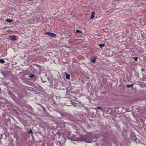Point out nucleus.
<instances>
[{"mask_svg": "<svg viewBox=\"0 0 146 146\" xmlns=\"http://www.w3.org/2000/svg\"><path fill=\"white\" fill-rule=\"evenodd\" d=\"M5 62L4 60L3 59H0V63L2 64H4Z\"/></svg>", "mask_w": 146, "mask_h": 146, "instance_id": "obj_8", "label": "nucleus"}, {"mask_svg": "<svg viewBox=\"0 0 146 146\" xmlns=\"http://www.w3.org/2000/svg\"><path fill=\"white\" fill-rule=\"evenodd\" d=\"M66 79H68V80H69L70 79V75L69 74H66Z\"/></svg>", "mask_w": 146, "mask_h": 146, "instance_id": "obj_6", "label": "nucleus"}, {"mask_svg": "<svg viewBox=\"0 0 146 146\" xmlns=\"http://www.w3.org/2000/svg\"><path fill=\"white\" fill-rule=\"evenodd\" d=\"M94 58H93L91 60V62L93 63H94L96 61V58L95 56H94Z\"/></svg>", "mask_w": 146, "mask_h": 146, "instance_id": "obj_5", "label": "nucleus"}, {"mask_svg": "<svg viewBox=\"0 0 146 146\" xmlns=\"http://www.w3.org/2000/svg\"><path fill=\"white\" fill-rule=\"evenodd\" d=\"M9 36H11H11H15V35H13Z\"/></svg>", "mask_w": 146, "mask_h": 146, "instance_id": "obj_15", "label": "nucleus"}, {"mask_svg": "<svg viewBox=\"0 0 146 146\" xmlns=\"http://www.w3.org/2000/svg\"><path fill=\"white\" fill-rule=\"evenodd\" d=\"M28 1H32V0H28Z\"/></svg>", "mask_w": 146, "mask_h": 146, "instance_id": "obj_17", "label": "nucleus"}, {"mask_svg": "<svg viewBox=\"0 0 146 146\" xmlns=\"http://www.w3.org/2000/svg\"><path fill=\"white\" fill-rule=\"evenodd\" d=\"M35 76L33 74H31L30 75L29 77L30 78H33Z\"/></svg>", "mask_w": 146, "mask_h": 146, "instance_id": "obj_11", "label": "nucleus"}, {"mask_svg": "<svg viewBox=\"0 0 146 146\" xmlns=\"http://www.w3.org/2000/svg\"><path fill=\"white\" fill-rule=\"evenodd\" d=\"M133 86V84H130V85H127L126 86V87L127 88H130V87H132Z\"/></svg>", "mask_w": 146, "mask_h": 146, "instance_id": "obj_7", "label": "nucleus"}, {"mask_svg": "<svg viewBox=\"0 0 146 146\" xmlns=\"http://www.w3.org/2000/svg\"><path fill=\"white\" fill-rule=\"evenodd\" d=\"M5 21L9 23H11L13 21L12 19H6Z\"/></svg>", "mask_w": 146, "mask_h": 146, "instance_id": "obj_3", "label": "nucleus"}, {"mask_svg": "<svg viewBox=\"0 0 146 146\" xmlns=\"http://www.w3.org/2000/svg\"><path fill=\"white\" fill-rule=\"evenodd\" d=\"M133 58L135 61H137V60L138 58L137 57H135Z\"/></svg>", "mask_w": 146, "mask_h": 146, "instance_id": "obj_13", "label": "nucleus"}, {"mask_svg": "<svg viewBox=\"0 0 146 146\" xmlns=\"http://www.w3.org/2000/svg\"><path fill=\"white\" fill-rule=\"evenodd\" d=\"M96 108L97 109H99V110H100L102 109V108L101 107H96Z\"/></svg>", "mask_w": 146, "mask_h": 146, "instance_id": "obj_14", "label": "nucleus"}, {"mask_svg": "<svg viewBox=\"0 0 146 146\" xmlns=\"http://www.w3.org/2000/svg\"><path fill=\"white\" fill-rule=\"evenodd\" d=\"M17 37H10V38L9 39L15 41L17 39Z\"/></svg>", "mask_w": 146, "mask_h": 146, "instance_id": "obj_4", "label": "nucleus"}, {"mask_svg": "<svg viewBox=\"0 0 146 146\" xmlns=\"http://www.w3.org/2000/svg\"><path fill=\"white\" fill-rule=\"evenodd\" d=\"M44 34L48 35L49 36H56L54 33H52L50 32H46Z\"/></svg>", "mask_w": 146, "mask_h": 146, "instance_id": "obj_1", "label": "nucleus"}, {"mask_svg": "<svg viewBox=\"0 0 146 146\" xmlns=\"http://www.w3.org/2000/svg\"><path fill=\"white\" fill-rule=\"evenodd\" d=\"M28 133H33L32 130L31 129H30L29 131H28Z\"/></svg>", "mask_w": 146, "mask_h": 146, "instance_id": "obj_12", "label": "nucleus"}, {"mask_svg": "<svg viewBox=\"0 0 146 146\" xmlns=\"http://www.w3.org/2000/svg\"><path fill=\"white\" fill-rule=\"evenodd\" d=\"M91 17H90V19H93L94 17L95 12L94 11H92L91 12Z\"/></svg>", "mask_w": 146, "mask_h": 146, "instance_id": "obj_2", "label": "nucleus"}, {"mask_svg": "<svg viewBox=\"0 0 146 146\" xmlns=\"http://www.w3.org/2000/svg\"><path fill=\"white\" fill-rule=\"evenodd\" d=\"M82 33V32L81 31H80L79 30H76V31L75 33Z\"/></svg>", "mask_w": 146, "mask_h": 146, "instance_id": "obj_9", "label": "nucleus"}, {"mask_svg": "<svg viewBox=\"0 0 146 146\" xmlns=\"http://www.w3.org/2000/svg\"><path fill=\"white\" fill-rule=\"evenodd\" d=\"M104 44H100L98 45V46L100 47L101 48L104 47Z\"/></svg>", "mask_w": 146, "mask_h": 146, "instance_id": "obj_10", "label": "nucleus"}, {"mask_svg": "<svg viewBox=\"0 0 146 146\" xmlns=\"http://www.w3.org/2000/svg\"><path fill=\"white\" fill-rule=\"evenodd\" d=\"M141 70H142V71H144V70H143V69H141Z\"/></svg>", "mask_w": 146, "mask_h": 146, "instance_id": "obj_16", "label": "nucleus"}]
</instances>
